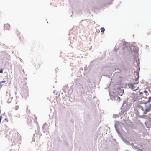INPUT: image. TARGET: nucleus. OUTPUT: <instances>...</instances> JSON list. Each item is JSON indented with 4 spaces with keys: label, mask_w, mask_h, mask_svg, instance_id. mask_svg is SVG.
<instances>
[{
    "label": "nucleus",
    "mask_w": 151,
    "mask_h": 151,
    "mask_svg": "<svg viewBox=\"0 0 151 151\" xmlns=\"http://www.w3.org/2000/svg\"><path fill=\"white\" fill-rule=\"evenodd\" d=\"M137 107L141 109L145 114H146L147 113L151 111V104L150 102L146 103H140L138 104Z\"/></svg>",
    "instance_id": "obj_1"
},
{
    "label": "nucleus",
    "mask_w": 151,
    "mask_h": 151,
    "mask_svg": "<svg viewBox=\"0 0 151 151\" xmlns=\"http://www.w3.org/2000/svg\"><path fill=\"white\" fill-rule=\"evenodd\" d=\"M134 68L133 69L134 70V78H133V80L136 81H137L139 78V71L140 70L139 68V61L136 60L135 62L134 63Z\"/></svg>",
    "instance_id": "obj_2"
},
{
    "label": "nucleus",
    "mask_w": 151,
    "mask_h": 151,
    "mask_svg": "<svg viewBox=\"0 0 151 151\" xmlns=\"http://www.w3.org/2000/svg\"><path fill=\"white\" fill-rule=\"evenodd\" d=\"M139 82H136V83H131L128 84V86L129 88L134 91H135L138 89L139 88V86L137 85L138 83Z\"/></svg>",
    "instance_id": "obj_3"
},
{
    "label": "nucleus",
    "mask_w": 151,
    "mask_h": 151,
    "mask_svg": "<svg viewBox=\"0 0 151 151\" xmlns=\"http://www.w3.org/2000/svg\"><path fill=\"white\" fill-rule=\"evenodd\" d=\"M123 91L119 88H115L113 91V96H117L118 95L122 96L123 93Z\"/></svg>",
    "instance_id": "obj_4"
},
{
    "label": "nucleus",
    "mask_w": 151,
    "mask_h": 151,
    "mask_svg": "<svg viewBox=\"0 0 151 151\" xmlns=\"http://www.w3.org/2000/svg\"><path fill=\"white\" fill-rule=\"evenodd\" d=\"M131 97L133 100L135 101L138 99V96L137 94L132 93L131 95Z\"/></svg>",
    "instance_id": "obj_5"
},
{
    "label": "nucleus",
    "mask_w": 151,
    "mask_h": 151,
    "mask_svg": "<svg viewBox=\"0 0 151 151\" xmlns=\"http://www.w3.org/2000/svg\"><path fill=\"white\" fill-rule=\"evenodd\" d=\"M4 29L7 30H9L10 28V25L8 24H5L4 26Z\"/></svg>",
    "instance_id": "obj_6"
},
{
    "label": "nucleus",
    "mask_w": 151,
    "mask_h": 151,
    "mask_svg": "<svg viewBox=\"0 0 151 151\" xmlns=\"http://www.w3.org/2000/svg\"><path fill=\"white\" fill-rule=\"evenodd\" d=\"M5 81H1L0 82V84H1L0 86H1L2 85H3V84H4L6 82Z\"/></svg>",
    "instance_id": "obj_7"
},
{
    "label": "nucleus",
    "mask_w": 151,
    "mask_h": 151,
    "mask_svg": "<svg viewBox=\"0 0 151 151\" xmlns=\"http://www.w3.org/2000/svg\"><path fill=\"white\" fill-rule=\"evenodd\" d=\"M27 119H28V121H27L28 122H31V118L29 116L28 118H27Z\"/></svg>",
    "instance_id": "obj_8"
},
{
    "label": "nucleus",
    "mask_w": 151,
    "mask_h": 151,
    "mask_svg": "<svg viewBox=\"0 0 151 151\" xmlns=\"http://www.w3.org/2000/svg\"><path fill=\"white\" fill-rule=\"evenodd\" d=\"M19 106L17 105V106H15V107H14V109L15 110H17V109H19Z\"/></svg>",
    "instance_id": "obj_9"
},
{
    "label": "nucleus",
    "mask_w": 151,
    "mask_h": 151,
    "mask_svg": "<svg viewBox=\"0 0 151 151\" xmlns=\"http://www.w3.org/2000/svg\"><path fill=\"white\" fill-rule=\"evenodd\" d=\"M100 30H101V32H104L105 31L104 28V27L101 28L100 29Z\"/></svg>",
    "instance_id": "obj_10"
},
{
    "label": "nucleus",
    "mask_w": 151,
    "mask_h": 151,
    "mask_svg": "<svg viewBox=\"0 0 151 151\" xmlns=\"http://www.w3.org/2000/svg\"><path fill=\"white\" fill-rule=\"evenodd\" d=\"M16 32L17 35H19L20 34V33L18 30H16Z\"/></svg>",
    "instance_id": "obj_11"
},
{
    "label": "nucleus",
    "mask_w": 151,
    "mask_h": 151,
    "mask_svg": "<svg viewBox=\"0 0 151 151\" xmlns=\"http://www.w3.org/2000/svg\"><path fill=\"white\" fill-rule=\"evenodd\" d=\"M117 100L118 101H121V99L120 97H118L117 98Z\"/></svg>",
    "instance_id": "obj_12"
},
{
    "label": "nucleus",
    "mask_w": 151,
    "mask_h": 151,
    "mask_svg": "<svg viewBox=\"0 0 151 151\" xmlns=\"http://www.w3.org/2000/svg\"><path fill=\"white\" fill-rule=\"evenodd\" d=\"M148 35L151 36V30L148 33Z\"/></svg>",
    "instance_id": "obj_13"
},
{
    "label": "nucleus",
    "mask_w": 151,
    "mask_h": 151,
    "mask_svg": "<svg viewBox=\"0 0 151 151\" xmlns=\"http://www.w3.org/2000/svg\"><path fill=\"white\" fill-rule=\"evenodd\" d=\"M143 92H144V93H146V94H147V93H148V92H147V91H145H145H143Z\"/></svg>",
    "instance_id": "obj_14"
},
{
    "label": "nucleus",
    "mask_w": 151,
    "mask_h": 151,
    "mask_svg": "<svg viewBox=\"0 0 151 151\" xmlns=\"http://www.w3.org/2000/svg\"><path fill=\"white\" fill-rule=\"evenodd\" d=\"M3 73V69H1L0 70V73Z\"/></svg>",
    "instance_id": "obj_15"
},
{
    "label": "nucleus",
    "mask_w": 151,
    "mask_h": 151,
    "mask_svg": "<svg viewBox=\"0 0 151 151\" xmlns=\"http://www.w3.org/2000/svg\"><path fill=\"white\" fill-rule=\"evenodd\" d=\"M139 93H140V94H143V93H142V92H141L140 91H140H139Z\"/></svg>",
    "instance_id": "obj_16"
},
{
    "label": "nucleus",
    "mask_w": 151,
    "mask_h": 151,
    "mask_svg": "<svg viewBox=\"0 0 151 151\" xmlns=\"http://www.w3.org/2000/svg\"><path fill=\"white\" fill-rule=\"evenodd\" d=\"M149 100L150 101H151V97L149 98Z\"/></svg>",
    "instance_id": "obj_17"
},
{
    "label": "nucleus",
    "mask_w": 151,
    "mask_h": 151,
    "mask_svg": "<svg viewBox=\"0 0 151 151\" xmlns=\"http://www.w3.org/2000/svg\"><path fill=\"white\" fill-rule=\"evenodd\" d=\"M20 39H22V38L21 37H20Z\"/></svg>",
    "instance_id": "obj_18"
}]
</instances>
